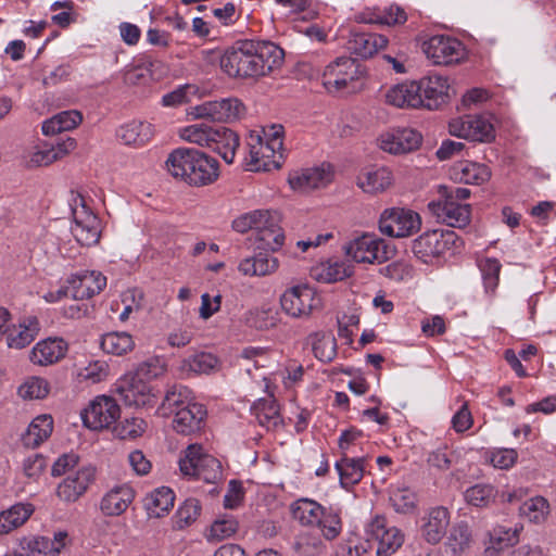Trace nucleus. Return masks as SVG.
Masks as SVG:
<instances>
[{
    "mask_svg": "<svg viewBox=\"0 0 556 556\" xmlns=\"http://www.w3.org/2000/svg\"><path fill=\"white\" fill-rule=\"evenodd\" d=\"M326 540H334L342 530L341 518L338 513L332 509L324 508V516L319 519L317 525Z\"/></svg>",
    "mask_w": 556,
    "mask_h": 556,
    "instance_id": "55",
    "label": "nucleus"
},
{
    "mask_svg": "<svg viewBox=\"0 0 556 556\" xmlns=\"http://www.w3.org/2000/svg\"><path fill=\"white\" fill-rule=\"evenodd\" d=\"M282 311L293 318H306L320 306V298L307 285H298L287 289L281 298Z\"/></svg>",
    "mask_w": 556,
    "mask_h": 556,
    "instance_id": "9",
    "label": "nucleus"
},
{
    "mask_svg": "<svg viewBox=\"0 0 556 556\" xmlns=\"http://www.w3.org/2000/svg\"><path fill=\"white\" fill-rule=\"evenodd\" d=\"M354 273V266L348 261L330 258L315 267L314 276L318 281L332 283L349 278Z\"/></svg>",
    "mask_w": 556,
    "mask_h": 556,
    "instance_id": "33",
    "label": "nucleus"
},
{
    "mask_svg": "<svg viewBox=\"0 0 556 556\" xmlns=\"http://www.w3.org/2000/svg\"><path fill=\"white\" fill-rule=\"evenodd\" d=\"M407 20V15L403 9L400 7L391 5L383 13L372 14L370 17H365L364 15L361 17V21L364 23H377V24H387V25H396L403 24Z\"/></svg>",
    "mask_w": 556,
    "mask_h": 556,
    "instance_id": "56",
    "label": "nucleus"
},
{
    "mask_svg": "<svg viewBox=\"0 0 556 556\" xmlns=\"http://www.w3.org/2000/svg\"><path fill=\"white\" fill-rule=\"evenodd\" d=\"M67 352V343L61 338H48L31 349L29 359L39 366H49L62 359Z\"/></svg>",
    "mask_w": 556,
    "mask_h": 556,
    "instance_id": "26",
    "label": "nucleus"
},
{
    "mask_svg": "<svg viewBox=\"0 0 556 556\" xmlns=\"http://www.w3.org/2000/svg\"><path fill=\"white\" fill-rule=\"evenodd\" d=\"M451 176L462 184L481 185L490 178L491 173L484 164L462 161L453 165Z\"/></svg>",
    "mask_w": 556,
    "mask_h": 556,
    "instance_id": "32",
    "label": "nucleus"
},
{
    "mask_svg": "<svg viewBox=\"0 0 556 556\" xmlns=\"http://www.w3.org/2000/svg\"><path fill=\"white\" fill-rule=\"evenodd\" d=\"M119 140L125 144L141 146L151 138V126L148 123L132 121L118 128L116 132Z\"/></svg>",
    "mask_w": 556,
    "mask_h": 556,
    "instance_id": "42",
    "label": "nucleus"
},
{
    "mask_svg": "<svg viewBox=\"0 0 556 556\" xmlns=\"http://www.w3.org/2000/svg\"><path fill=\"white\" fill-rule=\"evenodd\" d=\"M417 86L422 102L421 108L437 110L447 101L450 86L445 77L427 76L417 81Z\"/></svg>",
    "mask_w": 556,
    "mask_h": 556,
    "instance_id": "17",
    "label": "nucleus"
},
{
    "mask_svg": "<svg viewBox=\"0 0 556 556\" xmlns=\"http://www.w3.org/2000/svg\"><path fill=\"white\" fill-rule=\"evenodd\" d=\"M239 147L238 135L223 125L211 126V152L219 155L226 164H231Z\"/></svg>",
    "mask_w": 556,
    "mask_h": 556,
    "instance_id": "25",
    "label": "nucleus"
},
{
    "mask_svg": "<svg viewBox=\"0 0 556 556\" xmlns=\"http://www.w3.org/2000/svg\"><path fill=\"white\" fill-rule=\"evenodd\" d=\"M393 181V174L386 166L366 167L356 178L357 186L367 193L383 192L392 186Z\"/></svg>",
    "mask_w": 556,
    "mask_h": 556,
    "instance_id": "27",
    "label": "nucleus"
},
{
    "mask_svg": "<svg viewBox=\"0 0 556 556\" xmlns=\"http://www.w3.org/2000/svg\"><path fill=\"white\" fill-rule=\"evenodd\" d=\"M34 511L31 504H15L0 514V533L7 534L25 523Z\"/></svg>",
    "mask_w": 556,
    "mask_h": 556,
    "instance_id": "41",
    "label": "nucleus"
},
{
    "mask_svg": "<svg viewBox=\"0 0 556 556\" xmlns=\"http://www.w3.org/2000/svg\"><path fill=\"white\" fill-rule=\"evenodd\" d=\"M365 460L364 456L344 455L336 463L334 467L342 488L349 489L361 482L364 477Z\"/></svg>",
    "mask_w": 556,
    "mask_h": 556,
    "instance_id": "30",
    "label": "nucleus"
},
{
    "mask_svg": "<svg viewBox=\"0 0 556 556\" xmlns=\"http://www.w3.org/2000/svg\"><path fill=\"white\" fill-rule=\"evenodd\" d=\"M134 500V492L123 485L112 489L101 501V510L108 516H118L124 513Z\"/></svg>",
    "mask_w": 556,
    "mask_h": 556,
    "instance_id": "35",
    "label": "nucleus"
},
{
    "mask_svg": "<svg viewBox=\"0 0 556 556\" xmlns=\"http://www.w3.org/2000/svg\"><path fill=\"white\" fill-rule=\"evenodd\" d=\"M332 179V166L330 164L323 163L319 166L291 172L288 177V182L294 191L305 193L327 187Z\"/></svg>",
    "mask_w": 556,
    "mask_h": 556,
    "instance_id": "12",
    "label": "nucleus"
},
{
    "mask_svg": "<svg viewBox=\"0 0 556 556\" xmlns=\"http://www.w3.org/2000/svg\"><path fill=\"white\" fill-rule=\"evenodd\" d=\"M367 541H377V556H390L404 543V533L393 526H388L387 518L376 515L365 526Z\"/></svg>",
    "mask_w": 556,
    "mask_h": 556,
    "instance_id": "8",
    "label": "nucleus"
},
{
    "mask_svg": "<svg viewBox=\"0 0 556 556\" xmlns=\"http://www.w3.org/2000/svg\"><path fill=\"white\" fill-rule=\"evenodd\" d=\"M190 391L187 387L181 384H173L166 390L162 407L164 409H172L173 407H179L189 402Z\"/></svg>",
    "mask_w": 556,
    "mask_h": 556,
    "instance_id": "58",
    "label": "nucleus"
},
{
    "mask_svg": "<svg viewBox=\"0 0 556 556\" xmlns=\"http://www.w3.org/2000/svg\"><path fill=\"white\" fill-rule=\"evenodd\" d=\"M281 125H271L264 129V136L251 135L247 168L251 172H271L279 169L283 162Z\"/></svg>",
    "mask_w": 556,
    "mask_h": 556,
    "instance_id": "2",
    "label": "nucleus"
},
{
    "mask_svg": "<svg viewBox=\"0 0 556 556\" xmlns=\"http://www.w3.org/2000/svg\"><path fill=\"white\" fill-rule=\"evenodd\" d=\"M428 207L439 220L447 226L463 228L470 222V206L453 201V199L430 202Z\"/></svg>",
    "mask_w": 556,
    "mask_h": 556,
    "instance_id": "15",
    "label": "nucleus"
},
{
    "mask_svg": "<svg viewBox=\"0 0 556 556\" xmlns=\"http://www.w3.org/2000/svg\"><path fill=\"white\" fill-rule=\"evenodd\" d=\"M77 142L72 137L58 138L52 142L43 143L31 153L29 164L33 166H48L75 150Z\"/></svg>",
    "mask_w": 556,
    "mask_h": 556,
    "instance_id": "21",
    "label": "nucleus"
},
{
    "mask_svg": "<svg viewBox=\"0 0 556 556\" xmlns=\"http://www.w3.org/2000/svg\"><path fill=\"white\" fill-rule=\"evenodd\" d=\"M471 543L472 534L469 526L460 522L451 529L445 544L453 556H460L470 548Z\"/></svg>",
    "mask_w": 556,
    "mask_h": 556,
    "instance_id": "43",
    "label": "nucleus"
},
{
    "mask_svg": "<svg viewBox=\"0 0 556 556\" xmlns=\"http://www.w3.org/2000/svg\"><path fill=\"white\" fill-rule=\"evenodd\" d=\"M201 506L194 498H189L178 508L176 513L179 528H184L193 522L200 515Z\"/></svg>",
    "mask_w": 556,
    "mask_h": 556,
    "instance_id": "60",
    "label": "nucleus"
},
{
    "mask_svg": "<svg viewBox=\"0 0 556 556\" xmlns=\"http://www.w3.org/2000/svg\"><path fill=\"white\" fill-rule=\"evenodd\" d=\"M243 110L242 103L235 98L211 101V119L230 122L238 118Z\"/></svg>",
    "mask_w": 556,
    "mask_h": 556,
    "instance_id": "50",
    "label": "nucleus"
},
{
    "mask_svg": "<svg viewBox=\"0 0 556 556\" xmlns=\"http://www.w3.org/2000/svg\"><path fill=\"white\" fill-rule=\"evenodd\" d=\"M279 262L277 257L267 253H258L255 256L244 258L239 264V270L249 276H266L277 270Z\"/></svg>",
    "mask_w": 556,
    "mask_h": 556,
    "instance_id": "39",
    "label": "nucleus"
},
{
    "mask_svg": "<svg viewBox=\"0 0 556 556\" xmlns=\"http://www.w3.org/2000/svg\"><path fill=\"white\" fill-rule=\"evenodd\" d=\"M206 407L199 403H188L175 413L174 429L181 434L197 432L205 425Z\"/></svg>",
    "mask_w": 556,
    "mask_h": 556,
    "instance_id": "23",
    "label": "nucleus"
},
{
    "mask_svg": "<svg viewBox=\"0 0 556 556\" xmlns=\"http://www.w3.org/2000/svg\"><path fill=\"white\" fill-rule=\"evenodd\" d=\"M517 529L513 530L503 526H496L490 532V546L484 551L485 556H497L498 552L515 544L518 541Z\"/></svg>",
    "mask_w": 556,
    "mask_h": 556,
    "instance_id": "47",
    "label": "nucleus"
},
{
    "mask_svg": "<svg viewBox=\"0 0 556 556\" xmlns=\"http://www.w3.org/2000/svg\"><path fill=\"white\" fill-rule=\"evenodd\" d=\"M346 256L356 263H383L389 258L388 247L383 239L374 233H363L346 242L343 247Z\"/></svg>",
    "mask_w": 556,
    "mask_h": 556,
    "instance_id": "6",
    "label": "nucleus"
},
{
    "mask_svg": "<svg viewBox=\"0 0 556 556\" xmlns=\"http://www.w3.org/2000/svg\"><path fill=\"white\" fill-rule=\"evenodd\" d=\"M244 498V488L242 486L241 481L237 479H231L228 482L227 492L224 495L223 505L226 509H236L238 508Z\"/></svg>",
    "mask_w": 556,
    "mask_h": 556,
    "instance_id": "61",
    "label": "nucleus"
},
{
    "mask_svg": "<svg viewBox=\"0 0 556 556\" xmlns=\"http://www.w3.org/2000/svg\"><path fill=\"white\" fill-rule=\"evenodd\" d=\"M283 51L269 41L239 40L219 56L220 70L233 78H258L279 67Z\"/></svg>",
    "mask_w": 556,
    "mask_h": 556,
    "instance_id": "1",
    "label": "nucleus"
},
{
    "mask_svg": "<svg viewBox=\"0 0 556 556\" xmlns=\"http://www.w3.org/2000/svg\"><path fill=\"white\" fill-rule=\"evenodd\" d=\"M60 543L51 542L45 536L24 538L21 548L25 556H59Z\"/></svg>",
    "mask_w": 556,
    "mask_h": 556,
    "instance_id": "45",
    "label": "nucleus"
},
{
    "mask_svg": "<svg viewBox=\"0 0 556 556\" xmlns=\"http://www.w3.org/2000/svg\"><path fill=\"white\" fill-rule=\"evenodd\" d=\"M74 224L71 231L78 243L85 247H91L99 242L100 222L91 211L75 212Z\"/></svg>",
    "mask_w": 556,
    "mask_h": 556,
    "instance_id": "24",
    "label": "nucleus"
},
{
    "mask_svg": "<svg viewBox=\"0 0 556 556\" xmlns=\"http://www.w3.org/2000/svg\"><path fill=\"white\" fill-rule=\"evenodd\" d=\"M448 131L452 136L472 141L485 142L494 138L490 119L482 115H465L451 119Z\"/></svg>",
    "mask_w": 556,
    "mask_h": 556,
    "instance_id": "11",
    "label": "nucleus"
},
{
    "mask_svg": "<svg viewBox=\"0 0 556 556\" xmlns=\"http://www.w3.org/2000/svg\"><path fill=\"white\" fill-rule=\"evenodd\" d=\"M252 412L261 426L267 429L277 428L281 424L279 407L274 399H261L252 406Z\"/></svg>",
    "mask_w": 556,
    "mask_h": 556,
    "instance_id": "46",
    "label": "nucleus"
},
{
    "mask_svg": "<svg viewBox=\"0 0 556 556\" xmlns=\"http://www.w3.org/2000/svg\"><path fill=\"white\" fill-rule=\"evenodd\" d=\"M74 300L90 299L99 294L106 286V277L98 271L84 270L73 275L68 280Z\"/></svg>",
    "mask_w": 556,
    "mask_h": 556,
    "instance_id": "20",
    "label": "nucleus"
},
{
    "mask_svg": "<svg viewBox=\"0 0 556 556\" xmlns=\"http://www.w3.org/2000/svg\"><path fill=\"white\" fill-rule=\"evenodd\" d=\"M166 167L174 178L193 186H204L208 180V156L198 149H176L166 160Z\"/></svg>",
    "mask_w": 556,
    "mask_h": 556,
    "instance_id": "4",
    "label": "nucleus"
},
{
    "mask_svg": "<svg viewBox=\"0 0 556 556\" xmlns=\"http://www.w3.org/2000/svg\"><path fill=\"white\" fill-rule=\"evenodd\" d=\"M551 514L548 501L540 495L528 498L519 506V516L531 523H544Z\"/></svg>",
    "mask_w": 556,
    "mask_h": 556,
    "instance_id": "40",
    "label": "nucleus"
},
{
    "mask_svg": "<svg viewBox=\"0 0 556 556\" xmlns=\"http://www.w3.org/2000/svg\"><path fill=\"white\" fill-rule=\"evenodd\" d=\"M314 356L324 363H330L337 356V340L329 331H316L307 337Z\"/></svg>",
    "mask_w": 556,
    "mask_h": 556,
    "instance_id": "37",
    "label": "nucleus"
},
{
    "mask_svg": "<svg viewBox=\"0 0 556 556\" xmlns=\"http://www.w3.org/2000/svg\"><path fill=\"white\" fill-rule=\"evenodd\" d=\"M260 248L276 251L283 244L285 236L279 226V216L276 213L271 219L256 232Z\"/></svg>",
    "mask_w": 556,
    "mask_h": 556,
    "instance_id": "44",
    "label": "nucleus"
},
{
    "mask_svg": "<svg viewBox=\"0 0 556 556\" xmlns=\"http://www.w3.org/2000/svg\"><path fill=\"white\" fill-rule=\"evenodd\" d=\"M365 71L352 58L340 56L330 62L321 75L324 88L332 94H352L364 87Z\"/></svg>",
    "mask_w": 556,
    "mask_h": 556,
    "instance_id": "3",
    "label": "nucleus"
},
{
    "mask_svg": "<svg viewBox=\"0 0 556 556\" xmlns=\"http://www.w3.org/2000/svg\"><path fill=\"white\" fill-rule=\"evenodd\" d=\"M93 478L94 469L92 467H83L68 475L56 489L59 498L66 503L76 502L87 491Z\"/></svg>",
    "mask_w": 556,
    "mask_h": 556,
    "instance_id": "19",
    "label": "nucleus"
},
{
    "mask_svg": "<svg viewBox=\"0 0 556 556\" xmlns=\"http://www.w3.org/2000/svg\"><path fill=\"white\" fill-rule=\"evenodd\" d=\"M50 391L49 382L41 377H30L18 387L17 393L24 400L45 399Z\"/></svg>",
    "mask_w": 556,
    "mask_h": 556,
    "instance_id": "52",
    "label": "nucleus"
},
{
    "mask_svg": "<svg viewBox=\"0 0 556 556\" xmlns=\"http://www.w3.org/2000/svg\"><path fill=\"white\" fill-rule=\"evenodd\" d=\"M293 549L300 556H320L325 553L326 546L319 538L302 533L296 538Z\"/></svg>",
    "mask_w": 556,
    "mask_h": 556,
    "instance_id": "54",
    "label": "nucleus"
},
{
    "mask_svg": "<svg viewBox=\"0 0 556 556\" xmlns=\"http://www.w3.org/2000/svg\"><path fill=\"white\" fill-rule=\"evenodd\" d=\"M421 536L429 544H438L446 533L450 525V511L438 506L430 508L420 520Z\"/></svg>",
    "mask_w": 556,
    "mask_h": 556,
    "instance_id": "22",
    "label": "nucleus"
},
{
    "mask_svg": "<svg viewBox=\"0 0 556 556\" xmlns=\"http://www.w3.org/2000/svg\"><path fill=\"white\" fill-rule=\"evenodd\" d=\"M388 43V39L378 34L355 33L348 42V49L361 56L370 58Z\"/></svg>",
    "mask_w": 556,
    "mask_h": 556,
    "instance_id": "31",
    "label": "nucleus"
},
{
    "mask_svg": "<svg viewBox=\"0 0 556 556\" xmlns=\"http://www.w3.org/2000/svg\"><path fill=\"white\" fill-rule=\"evenodd\" d=\"M324 508L313 500L300 498L291 505V514L302 526L315 527L324 516Z\"/></svg>",
    "mask_w": 556,
    "mask_h": 556,
    "instance_id": "38",
    "label": "nucleus"
},
{
    "mask_svg": "<svg viewBox=\"0 0 556 556\" xmlns=\"http://www.w3.org/2000/svg\"><path fill=\"white\" fill-rule=\"evenodd\" d=\"M496 491L491 484H476L465 492V500L476 507H485L494 501Z\"/></svg>",
    "mask_w": 556,
    "mask_h": 556,
    "instance_id": "53",
    "label": "nucleus"
},
{
    "mask_svg": "<svg viewBox=\"0 0 556 556\" xmlns=\"http://www.w3.org/2000/svg\"><path fill=\"white\" fill-rule=\"evenodd\" d=\"M52 430V417L50 415H39L33 419L22 434V442L26 447H37L51 435Z\"/></svg>",
    "mask_w": 556,
    "mask_h": 556,
    "instance_id": "34",
    "label": "nucleus"
},
{
    "mask_svg": "<svg viewBox=\"0 0 556 556\" xmlns=\"http://www.w3.org/2000/svg\"><path fill=\"white\" fill-rule=\"evenodd\" d=\"M179 468L186 477L208 482V453L201 444H190L179 460Z\"/></svg>",
    "mask_w": 556,
    "mask_h": 556,
    "instance_id": "18",
    "label": "nucleus"
},
{
    "mask_svg": "<svg viewBox=\"0 0 556 556\" xmlns=\"http://www.w3.org/2000/svg\"><path fill=\"white\" fill-rule=\"evenodd\" d=\"M117 392L122 395L126 405L144 407L153 406L154 394L148 383L137 380L132 376L125 375L118 380Z\"/></svg>",
    "mask_w": 556,
    "mask_h": 556,
    "instance_id": "16",
    "label": "nucleus"
},
{
    "mask_svg": "<svg viewBox=\"0 0 556 556\" xmlns=\"http://www.w3.org/2000/svg\"><path fill=\"white\" fill-rule=\"evenodd\" d=\"M121 416L117 402L106 395L97 396L89 406L81 412L84 425L91 430L110 429Z\"/></svg>",
    "mask_w": 556,
    "mask_h": 556,
    "instance_id": "10",
    "label": "nucleus"
},
{
    "mask_svg": "<svg viewBox=\"0 0 556 556\" xmlns=\"http://www.w3.org/2000/svg\"><path fill=\"white\" fill-rule=\"evenodd\" d=\"M386 102L401 109H419L422 105L417 81L397 84L384 94Z\"/></svg>",
    "mask_w": 556,
    "mask_h": 556,
    "instance_id": "28",
    "label": "nucleus"
},
{
    "mask_svg": "<svg viewBox=\"0 0 556 556\" xmlns=\"http://www.w3.org/2000/svg\"><path fill=\"white\" fill-rule=\"evenodd\" d=\"M148 428L146 420L139 417L124 418L113 428V433L121 440H132L141 437Z\"/></svg>",
    "mask_w": 556,
    "mask_h": 556,
    "instance_id": "51",
    "label": "nucleus"
},
{
    "mask_svg": "<svg viewBox=\"0 0 556 556\" xmlns=\"http://www.w3.org/2000/svg\"><path fill=\"white\" fill-rule=\"evenodd\" d=\"M424 52L434 64L448 65L457 63L463 59L464 47L455 38L437 35L424 43Z\"/></svg>",
    "mask_w": 556,
    "mask_h": 556,
    "instance_id": "13",
    "label": "nucleus"
},
{
    "mask_svg": "<svg viewBox=\"0 0 556 556\" xmlns=\"http://www.w3.org/2000/svg\"><path fill=\"white\" fill-rule=\"evenodd\" d=\"M501 263L496 258H486L480 263L486 292H494L498 286Z\"/></svg>",
    "mask_w": 556,
    "mask_h": 556,
    "instance_id": "57",
    "label": "nucleus"
},
{
    "mask_svg": "<svg viewBox=\"0 0 556 556\" xmlns=\"http://www.w3.org/2000/svg\"><path fill=\"white\" fill-rule=\"evenodd\" d=\"M421 143V135L412 128H397L379 137V147L390 154H404L416 150Z\"/></svg>",
    "mask_w": 556,
    "mask_h": 556,
    "instance_id": "14",
    "label": "nucleus"
},
{
    "mask_svg": "<svg viewBox=\"0 0 556 556\" xmlns=\"http://www.w3.org/2000/svg\"><path fill=\"white\" fill-rule=\"evenodd\" d=\"M248 324L256 329H269L276 325V314L271 309H255L250 313Z\"/></svg>",
    "mask_w": 556,
    "mask_h": 556,
    "instance_id": "64",
    "label": "nucleus"
},
{
    "mask_svg": "<svg viewBox=\"0 0 556 556\" xmlns=\"http://www.w3.org/2000/svg\"><path fill=\"white\" fill-rule=\"evenodd\" d=\"M179 134L181 139L195 143L199 147L208 146V129L205 124L185 127Z\"/></svg>",
    "mask_w": 556,
    "mask_h": 556,
    "instance_id": "63",
    "label": "nucleus"
},
{
    "mask_svg": "<svg viewBox=\"0 0 556 556\" xmlns=\"http://www.w3.org/2000/svg\"><path fill=\"white\" fill-rule=\"evenodd\" d=\"M238 529V522L231 515L216 519L211 525V539L223 540L231 536Z\"/></svg>",
    "mask_w": 556,
    "mask_h": 556,
    "instance_id": "59",
    "label": "nucleus"
},
{
    "mask_svg": "<svg viewBox=\"0 0 556 556\" xmlns=\"http://www.w3.org/2000/svg\"><path fill=\"white\" fill-rule=\"evenodd\" d=\"M101 349L109 354L124 355L132 351L135 342L128 332H109L101 338Z\"/></svg>",
    "mask_w": 556,
    "mask_h": 556,
    "instance_id": "48",
    "label": "nucleus"
},
{
    "mask_svg": "<svg viewBox=\"0 0 556 556\" xmlns=\"http://www.w3.org/2000/svg\"><path fill=\"white\" fill-rule=\"evenodd\" d=\"M40 326L36 316L24 317L17 326H10L7 343L11 349H23L30 344L39 333Z\"/></svg>",
    "mask_w": 556,
    "mask_h": 556,
    "instance_id": "29",
    "label": "nucleus"
},
{
    "mask_svg": "<svg viewBox=\"0 0 556 556\" xmlns=\"http://www.w3.org/2000/svg\"><path fill=\"white\" fill-rule=\"evenodd\" d=\"M175 495L172 489L161 486L144 498V508L150 518H160L174 506Z\"/></svg>",
    "mask_w": 556,
    "mask_h": 556,
    "instance_id": "36",
    "label": "nucleus"
},
{
    "mask_svg": "<svg viewBox=\"0 0 556 556\" xmlns=\"http://www.w3.org/2000/svg\"><path fill=\"white\" fill-rule=\"evenodd\" d=\"M421 226L418 213L404 208L391 207L382 212L379 229L383 235L394 238H405L414 235Z\"/></svg>",
    "mask_w": 556,
    "mask_h": 556,
    "instance_id": "7",
    "label": "nucleus"
},
{
    "mask_svg": "<svg viewBox=\"0 0 556 556\" xmlns=\"http://www.w3.org/2000/svg\"><path fill=\"white\" fill-rule=\"evenodd\" d=\"M364 438V433L355 428H351L341 433L339 438V448L341 455L356 454V446L359 444L361 440Z\"/></svg>",
    "mask_w": 556,
    "mask_h": 556,
    "instance_id": "62",
    "label": "nucleus"
},
{
    "mask_svg": "<svg viewBox=\"0 0 556 556\" xmlns=\"http://www.w3.org/2000/svg\"><path fill=\"white\" fill-rule=\"evenodd\" d=\"M390 503L399 514H412L417 506V497L413 490L404 484H397L391 488Z\"/></svg>",
    "mask_w": 556,
    "mask_h": 556,
    "instance_id": "49",
    "label": "nucleus"
},
{
    "mask_svg": "<svg viewBox=\"0 0 556 556\" xmlns=\"http://www.w3.org/2000/svg\"><path fill=\"white\" fill-rule=\"evenodd\" d=\"M457 237L450 230H429L413 241L415 256L425 264H433L456 245Z\"/></svg>",
    "mask_w": 556,
    "mask_h": 556,
    "instance_id": "5",
    "label": "nucleus"
}]
</instances>
